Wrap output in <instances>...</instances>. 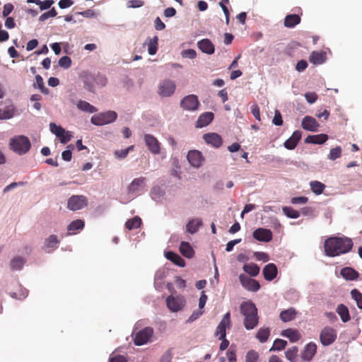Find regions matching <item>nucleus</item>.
I'll return each mask as SVG.
<instances>
[{
    "label": "nucleus",
    "instance_id": "obj_1",
    "mask_svg": "<svg viewBox=\"0 0 362 362\" xmlns=\"http://www.w3.org/2000/svg\"><path fill=\"white\" fill-rule=\"evenodd\" d=\"M324 247L327 256L336 257L349 252L353 247V242L347 237H330L325 241Z\"/></svg>",
    "mask_w": 362,
    "mask_h": 362
},
{
    "label": "nucleus",
    "instance_id": "obj_2",
    "mask_svg": "<svg viewBox=\"0 0 362 362\" xmlns=\"http://www.w3.org/2000/svg\"><path fill=\"white\" fill-rule=\"evenodd\" d=\"M240 312L245 317V327L248 330L254 329L257 325L259 320L255 305L250 301L243 302L240 305Z\"/></svg>",
    "mask_w": 362,
    "mask_h": 362
},
{
    "label": "nucleus",
    "instance_id": "obj_3",
    "mask_svg": "<svg viewBox=\"0 0 362 362\" xmlns=\"http://www.w3.org/2000/svg\"><path fill=\"white\" fill-rule=\"evenodd\" d=\"M9 145L13 151L20 155L26 153L31 146L28 138L23 135L11 139Z\"/></svg>",
    "mask_w": 362,
    "mask_h": 362
},
{
    "label": "nucleus",
    "instance_id": "obj_4",
    "mask_svg": "<svg viewBox=\"0 0 362 362\" xmlns=\"http://www.w3.org/2000/svg\"><path fill=\"white\" fill-rule=\"evenodd\" d=\"M117 115L115 111H107L92 116L90 122L97 126H102L113 122L117 119Z\"/></svg>",
    "mask_w": 362,
    "mask_h": 362
},
{
    "label": "nucleus",
    "instance_id": "obj_5",
    "mask_svg": "<svg viewBox=\"0 0 362 362\" xmlns=\"http://www.w3.org/2000/svg\"><path fill=\"white\" fill-rule=\"evenodd\" d=\"M337 332L332 327H325L320 332V341L323 346H329L336 340Z\"/></svg>",
    "mask_w": 362,
    "mask_h": 362
},
{
    "label": "nucleus",
    "instance_id": "obj_6",
    "mask_svg": "<svg viewBox=\"0 0 362 362\" xmlns=\"http://www.w3.org/2000/svg\"><path fill=\"white\" fill-rule=\"evenodd\" d=\"M88 205V199L83 195H72L67 202V208L71 211H78Z\"/></svg>",
    "mask_w": 362,
    "mask_h": 362
},
{
    "label": "nucleus",
    "instance_id": "obj_7",
    "mask_svg": "<svg viewBox=\"0 0 362 362\" xmlns=\"http://www.w3.org/2000/svg\"><path fill=\"white\" fill-rule=\"evenodd\" d=\"M153 334V329L146 327L134 334V342L136 346H141L148 343Z\"/></svg>",
    "mask_w": 362,
    "mask_h": 362
},
{
    "label": "nucleus",
    "instance_id": "obj_8",
    "mask_svg": "<svg viewBox=\"0 0 362 362\" xmlns=\"http://www.w3.org/2000/svg\"><path fill=\"white\" fill-rule=\"evenodd\" d=\"M146 185V178L140 177L134 179L127 187L129 195L132 198L137 196Z\"/></svg>",
    "mask_w": 362,
    "mask_h": 362
},
{
    "label": "nucleus",
    "instance_id": "obj_9",
    "mask_svg": "<svg viewBox=\"0 0 362 362\" xmlns=\"http://www.w3.org/2000/svg\"><path fill=\"white\" fill-rule=\"evenodd\" d=\"M175 88L176 85L173 81L165 79L160 83L158 93L162 97H169L174 93Z\"/></svg>",
    "mask_w": 362,
    "mask_h": 362
},
{
    "label": "nucleus",
    "instance_id": "obj_10",
    "mask_svg": "<svg viewBox=\"0 0 362 362\" xmlns=\"http://www.w3.org/2000/svg\"><path fill=\"white\" fill-rule=\"evenodd\" d=\"M199 102L195 95L185 96L180 102V107L185 110L194 111L198 109Z\"/></svg>",
    "mask_w": 362,
    "mask_h": 362
},
{
    "label": "nucleus",
    "instance_id": "obj_11",
    "mask_svg": "<svg viewBox=\"0 0 362 362\" xmlns=\"http://www.w3.org/2000/svg\"><path fill=\"white\" fill-rule=\"evenodd\" d=\"M239 280L242 286L250 291L255 292L260 288V284L257 280L251 279L245 274H240L239 276Z\"/></svg>",
    "mask_w": 362,
    "mask_h": 362
},
{
    "label": "nucleus",
    "instance_id": "obj_12",
    "mask_svg": "<svg viewBox=\"0 0 362 362\" xmlns=\"http://www.w3.org/2000/svg\"><path fill=\"white\" fill-rule=\"evenodd\" d=\"M185 303V301L182 296L174 297L170 296L166 299L167 306L172 312L180 310L184 307Z\"/></svg>",
    "mask_w": 362,
    "mask_h": 362
},
{
    "label": "nucleus",
    "instance_id": "obj_13",
    "mask_svg": "<svg viewBox=\"0 0 362 362\" xmlns=\"http://www.w3.org/2000/svg\"><path fill=\"white\" fill-rule=\"evenodd\" d=\"M144 141L148 150L153 154H159L160 153V144L153 135L148 134H145Z\"/></svg>",
    "mask_w": 362,
    "mask_h": 362
},
{
    "label": "nucleus",
    "instance_id": "obj_14",
    "mask_svg": "<svg viewBox=\"0 0 362 362\" xmlns=\"http://www.w3.org/2000/svg\"><path fill=\"white\" fill-rule=\"evenodd\" d=\"M252 236L255 239L261 242H270L272 240V232L269 229L259 228L253 231Z\"/></svg>",
    "mask_w": 362,
    "mask_h": 362
},
{
    "label": "nucleus",
    "instance_id": "obj_15",
    "mask_svg": "<svg viewBox=\"0 0 362 362\" xmlns=\"http://www.w3.org/2000/svg\"><path fill=\"white\" fill-rule=\"evenodd\" d=\"M230 325V313H227L223 317L221 321L216 327L215 335L219 336L220 338H224L226 335V328L229 327Z\"/></svg>",
    "mask_w": 362,
    "mask_h": 362
},
{
    "label": "nucleus",
    "instance_id": "obj_16",
    "mask_svg": "<svg viewBox=\"0 0 362 362\" xmlns=\"http://www.w3.org/2000/svg\"><path fill=\"white\" fill-rule=\"evenodd\" d=\"M203 139L207 144H210L215 148H219L223 144L221 136L216 133L205 134Z\"/></svg>",
    "mask_w": 362,
    "mask_h": 362
},
{
    "label": "nucleus",
    "instance_id": "obj_17",
    "mask_svg": "<svg viewBox=\"0 0 362 362\" xmlns=\"http://www.w3.org/2000/svg\"><path fill=\"white\" fill-rule=\"evenodd\" d=\"M278 274V269L275 264L269 263L267 264L262 270V274L264 279L268 281L274 280Z\"/></svg>",
    "mask_w": 362,
    "mask_h": 362
},
{
    "label": "nucleus",
    "instance_id": "obj_18",
    "mask_svg": "<svg viewBox=\"0 0 362 362\" xmlns=\"http://www.w3.org/2000/svg\"><path fill=\"white\" fill-rule=\"evenodd\" d=\"M302 127L308 131L317 132L320 127L317 120L310 116H305L302 121Z\"/></svg>",
    "mask_w": 362,
    "mask_h": 362
},
{
    "label": "nucleus",
    "instance_id": "obj_19",
    "mask_svg": "<svg viewBox=\"0 0 362 362\" xmlns=\"http://www.w3.org/2000/svg\"><path fill=\"white\" fill-rule=\"evenodd\" d=\"M317 351V345L313 342L308 344L301 354V358L305 361H310L315 355Z\"/></svg>",
    "mask_w": 362,
    "mask_h": 362
},
{
    "label": "nucleus",
    "instance_id": "obj_20",
    "mask_svg": "<svg viewBox=\"0 0 362 362\" xmlns=\"http://www.w3.org/2000/svg\"><path fill=\"white\" fill-rule=\"evenodd\" d=\"M302 136V132L299 130L295 131L291 137H289L285 142L284 146L288 150L294 149Z\"/></svg>",
    "mask_w": 362,
    "mask_h": 362
},
{
    "label": "nucleus",
    "instance_id": "obj_21",
    "mask_svg": "<svg viewBox=\"0 0 362 362\" xmlns=\"http://www.w3.org/2000/svg\"><path fill=\"white\" fill-rule=\"evenodd\" d=\"M198 48L204 53L212 54L214 53L215 47L209 39H202L197 42Z\"/></svg>",
    "mask_w": 362,
    "mask_h": 362
},
{
    "label": "nucleus",
    "instance_id": "obj_22",
    "mask_svg": "<svg viewBox=\"0 0 362 362\" xmlns=\"http://www.w3.org/2000/svg\"><path fill=\"white\" fill-rule=\"evenodd\" d=\"M187 160L192 166L198 168L202 164V156L199 151L192 150L189 151Z\"/></svg>",
    "mask_w": 362,
    "mask_h": 362
},
{
    "label": "nucleus",
    "instance_id": "obj_23",
    "mask_svg": "<svg viewBox=\"0 0 362 362\" xmlns=\"http://www.w3.org/2000/svg\"><path fill=\"white\" fill-rule=\"evenodd\" d=\"M214 113L211 112H206L202 113L198 118L196 122V127L202 128L209 125L214 119Z\"/></svg>",
    "mask_w": 362,
    "mask_h": 362
},
{
    "label": "nucleus",
    "instance_id": "obj_24",
    "mask_svg": "<svg viewBox=\"0 0 362 362\" xmlns=\"http://www.w3.org/2000/svg\"><path fill=\"white\" fill-rule=\"evenodd\" d=\"M328 139V136L325 134L316 135H309L305 139L306 144H322Z\"/></svg>",
    "mask_w": 362,
    "mask_h": 362
},
{
    "label": "nucleus",
    "instance_id": "obj_25",
    "mask_svg": "<svg viewBox=\"0 0 362 362\" xmlns=\"http://www.w3.org/2000/svg\"><path fill=\"white\" fill-rule=\"evenodd\" d=\"M59 240L56 235H51L45 240V250L49 252L57 247Z\"/></svg>",
    "mask_w": 362,
    "mask_h": 362
},
{
    "label": "nucleus",
    "instance_id": "obj_26",
    "mask_svg": "<svg viewBox=\"0 0 362 362\" xmlns=\"http://www.w3.org/2000/svg\"><path fill=\"white\" fill-rule=\"evenodd\" d=\"M337 313L339 315L343 322H347L351 320L348 308L344 304H339L336 309Z\"/></svg>",
    "mask_w": 362,
    "mask_h": 362
},
{
    "label": "nucleus",
    "instance_id": "obj_27",
    "mask_svg": "<svg viewBox=\"0 0 362 362\" xmlns=\"http://www.w3.org/2000/svg\"><path fill=\"white\" fill-rule=\"evenodd\" d=\"M165 256L168 260L179 267H183L185 266V260L177 253L169 251L165 252Z\"/></svg>",
    "mask_w": 362,
    "mask_h": 362
},
{
    "label": "nucleus",
    "instance_id": "obj_28",
    "mask_svg": "<svg viewBox=\"0 0 362 362\" xmlns=\"http://www.w3.org/2000/svg\"><path fill=\"white\" fill-rule=\"evenodd\" d=\"M202 225V221L196 218L190 220L186 225L187 231L191 234L195 233L199 228Z\"/></svg>",
    "mask_w": 362,
    "mask_h": 362
},
{
    "label": "nucleus",
    "instance_id": "obj_29",
    "mask_svg": "<svg viewBox=\"0 0 362 362\" xmlns=\"http://www.w3.org/2000/svg\"><path fill=\"white\" fill-rule=\"evenodd\" d=\"M341 275L346 280L353 281L358 277V273L351 267H344L341 270Z\"/></svg>",
    "mask_w": 362,
    "mask_h": 362
},
{
    "label": "nucleus",
    "instance_id": "obj_30",
    "mask_svg": "<svg viewBox=\"0 0 362 362\" xmlns=\"http://www.w3.org/2000/svg\"><path fill=\"white\" fill-rule=\"evenodd\" d=\"M326 59V54L324 52H313L309 60L314 64H321Z\"/></svg>",
    "mask_w": 362,
    "mask_h": 362
},
{
    "label": "nucleus",
    "instance_id": "obj_31",
    "mask_svg": "<svg viewBox=\"0 0 362 362\" xmlns=\"http://www.w3.org/2000/svg\"><path fill=\"white\" fill-rule=\"evenodd\" d=\"M85 223L81 219H76L69 223L67 227L68 231L70 234H76L79 230H82L84 228Z\"/></svg>",
    "mask_w": 362,
    "mask_h": 362
},
{
    "label": "nucleus",
    "instance_id": "obj_32",
    "mask_svg": "<svg viewBox=\"0 0 362 362\" xmlns=\"http://www.w3.org/2000/svg\"><path fill=\"white\" fill-rule=\"evenodd\" d=\"M296 310L293 308H291L281 311L279 317L283 322H289L296 317Z\"/></svg>",
    "mask_w": 362,
    "mask_h": 362
},
{
    "label": "nucleus",
    "instance_id": "obj_33",
    "mask_svg": "<svg viewBox=\"0 0 362 362\" xmlns=\"http://www.w3.org/2000/svg\"><path fill=\"white\" fill-rule=\"evenodd\" d=\"M300 22V17L297 14L287 15L284 19V25L287 28H293Z\"/></svg>",
    "mask_w": 362,
    "mask_h": 362
},
{
    "label": "nucleus",
    "instance_id": "obj_34",
    "mask_svg": "<svg viewBox=\"0 0 362 362\" xmlns=\"http://www.w3.org/2000/svg\"><path fill=\"white\" fill-rule=\"evenodd\" d=\"M15 107L12 105L0 109V119H8L12 118L15 115Z\"/></svg>",
    "mask_w": 362,
    "mask_h": 362
},
{
    "label": "nucleus",
    "instance_id": "obj_35",
    "mask_svg": "<svg viewBox=\"0 0 362 362\" xmlns=\"http://www.w3.org/2000/svg\"><path fill=\"white\" fill-rule=\"evenodd\" d=\"M282 335L288 337L291 341L296 342L298 341L301 336L298 330L287 329L283 331Z\"/></svg>",
    "mask_w": 362,
    "mask_h": 362
},
{
    "label": "nucleus",
    "instance_id": "obj_36",
    "mask_svg": "<svg viewBox=\"0 0 362 362\" xmlns=\"http://www.w3.org/2000/svg\"><path fill=\"white\" fill-rule=\"evenodd\" d=\"M76 106L78 110L86 112L93 113L97 112V108L95 107L85 100H79Z\"/></svg>",
    "mask_w": 362,
    "mask_h": 362
},
{
    "label": "nucleus",
    "instance_id": "obj_37",
    "mask_svg": "<svg viewBox=\"0 0 362 362\" xmlns=\"http://www.w3.org/2000/svg\"><path fill=\"white\" fill-rule=\"evenodd\" d=\"M25 263V259L20 256L14 257L10 262L12 270H21Z\"/></svg>",
    "mask_w": 362,
    "mask_h": 362
},
{
    "label": "nucleus",
    "instance_id": "obj_38",
    "mask_svg": "<svg viewBox=\"0 0 362 362\" xmlns=\"http://www.w3.org/2000/svg\"><path fill=\"white\" fill-rule=\"evenodd\" d=\"M180 251L183 256L187 258L192 257L194 253L190 245L187 242L181 243L180 246Z\"/></svg>",
    "mask_w": 362,
    "mask_h": 362
},
{
    "label": "nucleus",
    "instance_id": "obj_39",
    "mask_svg": "<svg viewBox=\"0 0 362 362\" xmlns=\"http://www.w3.org/2000/svg\"><path fill=\"white\" fill-rule=\"evenodd\" d=\"M141 219L139 216H134L126 221L125 227L129 230L136 229L141 226Z\"/></svg>",
    "mask_w": 362,
    "mask_h": 362
},
{
    "label": "nucleus",
    "instance_id": "obj_40",
    "mask_svg": "<svg viewBox=\"0 0 362 362\" xmlns=\"http://www.w3.org/2000/svg\"><path fill=\"white\" fill-rule=\"evenodd\" d=\"M243 270L252 276H257L260 271L259 267L254 263L245 264L243 266Z\"/></svg>",
    "mask_w": 362,
    "mask_h": 362
},
{
    "label": "nucleus",
    "instance_id": "obj_41",
    "mask_svg": "<svg viewBox=\"0 0 362 362\" xmlns=\"http://www.w3.org/2000/svg\"><path fill=\"white\" fill-rule=\"evenodd\" d=\"M310 185L313 192L317 195L321 194L325 188V185L319 181H312Z\"/></svg>",
    "mask_w": 362,
    "mask_h": 362
},
{
    "label": "nucleus",
    "instance_id": "obj_42",
    "mask_svg": "<svg viewBox=\"0 0 362 362\" xmlns=\"http://www.w3.org/2000/svg\"><path fill=\"white\" fill-rule=\"evenodd\" d=\"M270 334V329L269 328H261L259 329L256 334V337L261 343H264L267 341Z\"/></svg>",
    "mask_w": 362,
    "mask_h": 362
},
{
    "label": "nucleus",
    "instance_id": "obj_43",
    "mask_svg": "<svg viewBox=\"0 0 362 362\" xmlns=\"http://www.w3.org/2000/svg\"><path fill=\"white\" fill-rule=\"evenodd\" d=\"M158 37L154 36L152 39H149L148 45V53L151 55H154L158 49Z\"/></svg>",
    "mask_w": 362,
    "mask_h": 362
},
{
    "label": "nucleus",
    "instance_id": "obj_44",
    "mask_svg": "<svg viewBox=\"0 0 362 362\" xmlns=\"http://www.w3.org/2000/svg\"><path fill=\"white\" fill-rule=\"evenodd\" d=\"M298 349L296 346H293L288 349L285 355L286 358L291 362H296Z\"/></svg>",
    "mask_w": 362,
    "mask_h": 362
},
{
    "label": "nucleus",
    "instance_id": "obj_45",
    "mask_svg": "<svg viewBox=\"0 0 362 362\" xmlns=\"http://www.w3.org/2000/svg\"><path fill=\"white\" fill-rule=\"evenodd\" d=\"M28 3H34L37 5L40 6V10H45L51 7V6L54 4L53 0H45L42 1L40 0H28Z\"/></svg>",
    "mask_w": 362,
    "mask_h": 362
},
{
    "label": "nucleus",
    "instance_id": "obj_46",
    "mask_svg": "<svg viewBox=\"0 0 362 362\" xmlns=\"http://www.w3.org/2000/svg\"><path fill=\"white\" fill-rule=\"evenodd\" d=\"M284 214L291 218H297L300 216V212L291 206H284L282 209Z\"/></svg>",
    "mask_w": 362,
    "mask_h": 362
},
{
    "label": "nucleus",
    "instance_id": "obj_47",
    "mask_svg": "<svg viewBox=\"0 0 362 362\" xmlns=\"http://www.w3.org/2000/svg\"><path fill=\"white\" fill-rule=\"evenodd\" d=\"M352 298L356 302L358 308L362 310V293L357 289L351 291Z\"/></svg>",
    "mask_w": 362,
    "mask_h": 362
},
{
    "label": "nucleus",
    "instance_id": "obj_48",
    "mask_svg": "<svg viewBox=\"0 0 362 362\" xmlns=\"http://www.w3.org/2000/svg\"><path fill=\"white\" fill-rule=\"evenodd\" d=\"M341 156V148L339 146H337L330 150L329 153L328 155V158L332 160H336L337 158H340Z\"/></svg>",
    "mask_w": 362,
    "mask_h": 362
},
{
    "label": "nucleus",
    "instance_id": "obj_49",
    "mask_svg": "<svg viewBox=\"0 0 362 362\" xmlns=\"http://www.w3.org/2000/svg\"><path fill=\"white\" fill-rule=\"evenodd\" d=\"M286 344H287L286 341H285L284 339H276L274 341L273 346L271 348L270 351H272V350L281 351L286 347Z\"/></svg>",
    "mask_w": 362,
    "mask_h": 362
},
{
    "label": "nucleus",
    "instance_id": "obj_50",
    "mask_svg": "<svg viewBox=\"0 0 362 362\" xmlns=\"http://www.w3.org/2000/svg\"><path fill=\"white\" fill-rule=\"evenodd\" d=\"M259 356L255 350H250L245 356V362H257Z\"/></svg>",
    "mask_w": 362,
    "mask_h": 362
},
{
    "label": "nucleus",
    "instance_id": "obj_51",
    "mask_svg": "<svg viewBox=\"0 0 362 362\" xmlns=\"http://www.w3.org/2000/svg\"><path fill=\"white\" fill-rule=\"evenodd\" d=\"M95 84L103 87L107 83V78L105 76L100 74V73L97 74L94 76L92 77Z\"/></svg>",
    "mask_w": 362,
    "mask_h": 362
},
{
    "label": "nucleus",
    "instance_id": "obj_52",
    "mask_svg": "<svg viewBox=\"0 0 362 362\" xmlns=\"http://www.w3.org/2000/svg\"><path fill=\"white\" fill-rule=\"evenodd\" d=\"M49 129L52 134H55L57 137L61 136L64 133V129L60 126H57L55 123H50Z\"/></svg>",
    "mask_w": 362,
    "mask_h": 362
},
{
    "label": "nucleus",
    "instance_id": "obj_53",
    "mask_svg": "<svg viewBox=\"0 0 362 362\" xmlns=\"http://www.w3.org/2000/svg\"><path fill=\"white\" fill-rule=\"evenodd\" d=\"M57 15V12L54 8H52L49 11L42 13L39 17V21L43 22L51 17H55Z\"/></svg>",
    "mask_w": 362,
    "mask_h": 362
},
{
    "label": "nucleus",
    "instance_id": "obj_54",
    "mask_svg": "<svg viewBox=\"0 0 362 362\" xmlns=\"http://www.w3.org/2000/svg\"><path fill=\"white\" fill-rule=\"evenodd\" d=\"M73 145H69L67 146L66 148L67 150H65L62 153V159L65 161H70L72 158V153L71 151L74 149Z\"/></svg>",
    "mask_w": 362,
    "mask_h": 362
},
{
    "label": "nucleus",
    "instance_id": "obj_55",
    "mask_svg": "<svg viewBox=\"0 0 362 362\" xmlns=\"http://www.w3.org/2000/svg\"><path fill=\"white\" fill-rule=\"evenodd\" d=\"M133 148H134V146H132L125 149L115 151V156L117 158H124L127 156L129 151L132 150Z\"/></svg>",
    "mask_w": 362,
    "mask_h": 362
},
{
    "label": "nucleus",
    "instance_id": "obj_56",
    "mask_svg": "<svg viewBox=\"0 0 362 362\" xmlns=\"http://www.w3.org/2000/svg\"><path fill=\"white\" fill-rule=\"evenodd\" d=\"M71 65V59L68 56L62 57L59 60V66L64 68V69H68Z\"/></svg>",
    "mask_w": 362,
    "mask_h": 362
},
{
    "label": "nucleus",
    "instance_id": "obj_57",
    "mask_svg": "<svg viewBox=\"0 0 362 362\" xmlns=\"http://www.w3.org/2000/svg\"><path fill=\"white\" fill-rule=\"evenodd\" d=\"M35 79H36V83H37V84L38 86V88H40L41 92L45 93V94H47L48 93V88L45 87L44 82H43V78H42V76H40V75H37L35 76Z\"/></svg>",
    "mask_w": 362,
    "mask_h": 362
},
{
    "label": "nucleus",
    "instance_id": "obj_58",
    "mask_svg": "<svg viewBox=\"0 0 362 362\" xmlns=\"http://www.w3.org/2000/svg\"><path fill=\"white\" fill-rule=\"evenodd\" d=\"M58 138L59 139L61 143L66 144L71 139L72 135L70 132H66L64 130L62 136H58Z\"/></svg>",
    "mask_w": 362,
    "mask_h": 362
},
{
    "label": "nucleus",
    "instance_id": "obj_59",
    "mask_svg": "<svg viewBox=\"0 0 362 362\" xmlns=\"http://www.w3.org/2000/svg\"><path fill=\"white\" fill-rule=\"evenodd\" d=\"M144 4V2L141 0H129L127 2V6L134 8L141 7Z\"/></svg>",
    "mask_w": 362,
    "mask_h": 362
},
{
    "label": "nucleus",
    "instance_id": "obj_60",
    "mask_svg": "<svg viewBox=\"0 0 362 362\" xmlns=\"http://www.w3.org/2000/svg\"><path fill=\"white\" fill-rule=\"evenodd\" d=\"M182 55L183 57L194 59L197 56L196 51L192 49H185L182 52Z\"/></svg>",
    "mask_w": 362,
    "mask_h": 362
},
{
    "label": "nucleus",
    "instance_id": "obj_61",
    "mask_svg": "<svg viewBox=\"0 0 362 362\" xmlns=\"http://www.w3.org/2000/svg\"><path fill=\"white\" fill-rule=\"evenodd\" d=\"M273 124L276 126H281L283 124L281 115L279 110H276L274 117L272 120Z\"/></svg>",
    "mask_w": 362,
    "mask_h": 362
},
{
    "label": "nucleus",
    "instance_id": "obj_62",
    "mask_svg": "<svg viewBox=\"0 0 362 362\" xmlns=\"http://www.w3.org/2000/svg\"><path fill=\"white\" fill-rule=\"evenodd\" d=\"M305 98L308 103H314L317 99V95L314 92H308L305 94Z\"/></svg>",
    "mask_w": 362,
    "mask_h": 362
},
{
    "label": "nucleus",
    "instance_id": "obj_63",
    "mask_svg": "<svg viewBox=\"0 0 362 362\" xmlns=\"http://www.w3.org/2000/svg\"><path fill=\"white\" fill-rule=\"evenodd\" d=\"M250 110L255 119L260 121V111L259 106L257 104H253L251 106Z\"/></svg>",
    "mask_w": 362,
    "mask_h": 362
},
{
    "label": "nucleus",
    "instance_id": "obj_64",
    "mask_svg": "<svg viewBox=\"0 0 362 362\" xmlns=\"http://www.w3.org/2000/svg\"><path fill=\"white\" fill-rule=\"evenodd\" d=\"M173 354L170 349L167 350L162 356L160 362H171Z\"/></svg>",
    "mask_w": 362,
    "mask_h": 362
}]
</instances>
